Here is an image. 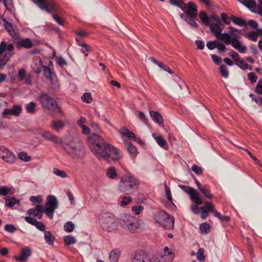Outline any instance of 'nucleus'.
<instances>
[{"mask_svg": "<svg viewBox=\"0 0 262 262\" xmlns=\"http://www.w3.org/2000/svg\"><path fill=\"white\" fill-rule=\"evenodd\" d=\"M93 154L98 159L104 160L117 161L123 157L122 151L112 146L106 141L98 146L92 147L91 150Z\"/></svg>", "mask_w": 262, "mask_h": 262, "instance_id": "nucleus-1", "label": "nucleus"}, {"mask_svg": "<svg viewBox=\"0 0 262 262\" xmlns=\"http://www.w3.org/2000/svg\"><path fill=\"white\" fill-rule=\"evenodd\" d=\"M140 181L130 173H126L121 178L118 185L120 192L126 194H132L139 186Z\"/></svg>", "mask_w": 262, "mask_h": 262, "instance_id": "nucleus-2", "label": "nucleus"}, {"mask_svg": "<svg viewBox=\"0 0 262 262\" xmlns=\"http://www.w3.org/2000/svg\"><path fill=\"white\" fill-rule=\"evenodd\" d=\"M62 146L67 153L74 159H81L84 156V147L79 141L72 140L64 143Z\"/></svg>", "mask_w": 262, "mask_h": 262, "instance_id": "nucleus-3", "label": "nucleus"}, {"mask_svg": "<svg viewBox=\"0 0 262 262\" xmlns=\"http://www.w3.org/2000/svg\"><path fill=\"white\" fill-rule=\"evenodd\" d=\"M179 186L189 195L190 199L194 203L191 205L190 209L194 214H198L201 210L198 205L203 203L201 194L196 190L190 186L183 185Z\"/></svg>", "mask_w": 262, "mask_h": 262, "instance_id": "nucleus-4", "label": "nucleus"}, {"mask_svg": "<svg viewBox=\"0 0 262 262\" xmlns=\"http://www.w3.org/2000/svg\"><path fill=\"white\" fill-rule=\"evenodd\" d=\"M34 3L41 10L52 14L53 18L59 25H63V20L55 13L57 11V7L52 0H34Z\"/></svg>", "mask_w": 262, "mask_h": 262, "instance_id": "nucleus-5", "label": "nucleus"}, {"mask_svg": "<svg viewBox=\"0 0 262 262\" xmlns=\"http://www.w3.org/2000/svg\"><path fill=\"white\" fill-rule=\"evenodd\" d=\"M99 223L102 229L107 232H113L117 228V223L114 216L108 213L100 215Z\"/></svg>", "mask_w": 262, "mask_h": 262, "instance_id": "nucleus-6", "label": "nucleus"}, {"mask_svg": "<svg viewBox=\"0 0 262 262\" xmlns=\"http://www.w3.org/2000/svg\"><path fill=\"white\" fill-rule=\"evenodd\" d=\"M14 50V46L12 43L7 45L5 41L0 44V69L3 68L9 60L12 55L11 53Z\"/></svg>", "mask_w": 262, "mask_h": 262, "instance_id": "nucleus-7", "label": "nucleus"}, {"mask_svg": "<svg viewBox=\"0 0 262 262\" xmlns=\"http://www.w3.org/2000/svg\"><path fill=\"white\" fill-rule=\"evenodd\" d=\"M39 100L43 107L54 112H60L56 101L47 94H41Z\"/></svg>", "mask_w": 262, "mask_h": 262, "instance_id": "nucleus-8", "label": "nucleus"}, {"mask_svg": "<svg viewBox=\"0 0 262 262\" xmlns=\"http://www.w3.org/2000/svg\"><path fill=\"white\" fill-rule=\"evenodd\" d=\"M58 206V202L55 196L50 195L47 196V202L45 205V213L50 219H53L54 211Z\"/></svg>", "mask_w": 262, "mask_h": 262, "instance_id": "nucleus-9", "label": "nucleus"}, {"mask_svg": "<svg viewBox=\"0 0 262 262\" xmlns=\"http://www.w3.org/2000/svg\"><path fill=\"white\" fill-rule=\"evenodd\" d=\"M228 34L230 35L232 41V46L239 52L244 53L246 51V47L242 46L239 41V36L235 34L233 31L229 30Z\"/></svg>", "mask_w": 262, "mask_h": 262, "instance_id": "nucleus-10", "label": "nucleus"}, {"mask_svg": "<svg viewBox=\"0 0 262 262\" xmlns=\"http://www.w3.org/2000/svg\"><path fill=\"white\" fill-rule=\"evenodd\" d=\"M0 158L9 164L13 163L16 159L14 154L4 146L0 147Z\"/></svg>", "mask_w": 262, "mask_h": 262, "instance_id": "nucleus-11", "label": "nucleus"}, {"mask_svg": "<svg viewBox=\"0 0 262 262\" xmlns=\"http://www.w3.org/2000/svg\"><path fill=\"white\" fill-rule=\"evenodd\" d=\"M2 21L3 24L7 31L10 36H12L14 39H18V32L17 27L13 25L12 24L8 21L5 18H2Z\"/></svg>", "mask_w": 262, "mask_h": 262, "instance_id": "nucleus-12", "label": "nucleus"}, {"mask_svg": "<svg viewBox=\"0 0 262 262\" xmlns=\"http://www.w3.org/2000/svg\"><path fill=\"white\" fill-rule=\"evenodd\" d=\"M105 141L100 136L96 134H92L88 138V144L91 150L92 149V147L98 146Z\"/></svg>", "mask_w": 262, "mask_h": 262, "instance_id": "nucleus-13", "label": "nucleus"}, {"mask_svg": "<svg viewBox=\"0 0 262 262\" xmlns=\"http://www.w3.org/2000/svg\"><path fill=\"white\" fill-rule=\"evenodd\" d=\"M132 262H151L149 256L143 251L134 254L131 258Z\"/></svg>", "mask_w": 262, "mask_h": 262, "instance_id": "nucleus-14", "label": "nucleus"}, {"mask_svg": "<svg viewBox=\"0 0 262 262\" xmlns=\"http://www.w3.org/2000/svg\"><path fill=\"white\" fill-rule=\"evenodd\" d=\"M15 40H16L15 45L18 49L21 48L29 49L33 46L32 41L29 38H20L19 34H18V39Z\"/></svg>", "mask_w": 262, "mask_h": 262, "instance_id": "nucleus-15", "label": "nucleus"}, {"mask_svg": "<svg viewBox=\"0 0 262 262\" xmlns=\"http://www.w3.org/2000/svg\"><path fill=\"white\" fill-rule=\"evenodd\" d=\"M184 13H187L189 16H198V7L192 1L189 2L187 5L185 4Z\"/></svg>", "mask_w": 262, "mask_h": 262, "instance_id": "nucleus-16", "label": "nucleus"}, {"mask_svg": "<svg viewBox=\"0 0 262 262\" xmlns=\"http://www.w3.org/2000/svg\"><path fill=\"white\" fill-rule=\"evenodd\" d=\"M31 251L28 247H25L21 250L20 254L15 256L14 258L18 262H25L31 256Z\"/></svg>", "mask_w": 262, "mask_h": 262, "instance_id": "nucleus-17", "label": "nucleus"}, {"mask_svg": "<svg viewBox=\"0 0 262 262\" xmlns=\"http://www.w3.org/2000/svg\"><path fill=\"white\" fill-rule=\"evenodd\" d=\"M136 219L131 215L124 214L121 215L120 224L123 228H125L133 222H136Z\"/></svg>", "mask_w": 262, "mask_h": 262, "instance_id": "nucleus-18", "label": "nucleus"}, {"mask_svg": "<svg viewBox=\"0 0 262 262\" xmlns=\"http://www.w3.org/2000/svg\"><path fill=\"white\" fill-rule=\"evenodd\" d=\"M21 108L19 105H14L12 108H5L2 114L4 117L8 115H13L18 116L20 113Z\"/></svg>", "mask_w": 262, "mask_h": 262, "instance_id": "nucleus-19", "label": "nucleus"}, {"mask_svg": "<svg viewBox=\"0 0 262 262\" xmlns=\"http://www.w3.org/2000/svg\"><path fill=\"white\" fill-rule=\"evenodd\" d=\"M41 136L47 140L51 141L54 143L62 144V140L57 136L52 134L49 132H45L41 134Z\"/></svg>", "mask_w": 262, "mask_h": 262, "instance_id": "nucleus-20", "label": "nucleus"}, {"mask_svg": "<svg viewBox=\"0 0 262 262\" xmlns=\"http://www.w3.org/2000/svg\"><path fill=\"white\" fill-rule=\"evenodd\" d=\"M171 254V252H168L167 254L155 255L151 259V262H170Z\"/></svg>", "mask_w": 262, "mask_h": 262, "instance_id": "nucleus-21", "label": "nucleus"}, {"mask_svg": "<svg viewBox=\"0 0 262 262\" xmlns=\"http://www.w3.org/2000/svg\"><path fill=\"white\" fill-rule=\"evenodd\" d=\"M41 59L39 57H35L33 59V64L32 68L34 72L36 73H40L41 69L42 68Z\"/></svg>", "mask_w": 262, "mask_h": 262, "instance_id": "nucleus-22", "label": "nucleus"}, {"mask_svg": "<svg viewBox=\"0 0 262 262\" xmlns=\"http://www.w3.org/2000/svg\"><path fill=\"white\" fill-rule=\"evenodd\" d=\"M153 217L156 223L161 225L164 219L168 217V214L163 211H160L155 213Z\"/></svg>", "mask_w": 262, "mask_h": 262, "instance_id": "nucleus-23", "label": "nucleus"}, {"mask_svg": "<svg viewBox=\"0 0 262 262\" xmlns=\"http://www.w3.org/2000/svg\"><path fill=\"white\" fill-rule=\"evenodd\" d=\"M161 226L167 229H172L174 226L173 217L168 214V217L164 219Z\"/></svg>", "mask_w": 262, "mask_h": 262, "instance_id": "nucleus-24", "label": "nucleus"}, {"mask_svg": "<svg viewBox=\"0 0 262 262\" xmlns=\"http://www.w3.org/2000/svg\"><path fill=\"white\" fill-rule=\"evenodd\" d=\"M119 133L124 141H125V137L129 139H135L136 137V135L134 133L129 131V129L124 127L120 128Z\"/></svg>", "mask_w": 262, "mask_h": 262, "instance_id": "nucleus-25", "label": "nucleus"}, {"mask_svg": "<svg viewBox=\"0 0 262 262\" xmlns=\"http://www.w3.org/2000/svg\"><path fill=\"white\" fill-rule=\"evenodd\" d=\"M247 8L252 12L257 13L262 17V8L256 7V4L254 0H252V2H250L249 5L247 6Z\"/></svg>", "mask_w": 262, "mask_h": 262, "instance_id": "nucleus-26", "label": "nucleus"}, {"mask_svg": "<svg viewBox=\"0 0 262 262\" xmlns=\"http://www.w3.org/2000/svg\"><path fill=\"white\" fill-rule=\"evenodd\" d=\"M149 115L152 120L159 124H162L163 122V119L161 115L157 111H150Z\"/></svg>", "mask_w": 262, "mask_h": 262, "instance_id": "nucleus-27", "label": "nucleus"}, {"mask_svg": "<svg viewBox=\"0 0 262 262\" xmlns=\"http://www.w3.org/2000/svg\"><path fill=\"white\" fill-rule=\"evenodd\" d=\"M216 39L223 41L226 45H231L232 46V41L230 35L227 33H221V35H220Z\"/></svg>", "mask_w": 262, "mask_h": 262, "instance_id": "nucleus-28", "label": "nucleus"}, {"mask_svg": "<svg viewBox=\"0 0 262 262\" xmlns=\"http://www.w3.org/2000/svg\"><path fill=\"white\" fill-rule=\"evenodd\" d=\"M219 25L220 24H210L209 25L210 31L212 33L214 34L216 38L221 35L222 31V29L220 27Z\"/></svg>", "mask_w": 262, "mask_h": 262, "instance_id": "nucleus-29", "label": "nucleus"}, {"mask_svg": "<svg viewBox=\"0 0 262 262\" xmlns=\"http://www.w3.org/2000/svg\"><path fill=\"white\" fill-rule=\"evenodd\" d=\"M154 139L160 147H162L164 149H168V144L167 142L162 136L154 137Z\"/></svg>", "mask_w": 262, "mask_h": 262, "instance_id": "nucleus-30", "label": "nucleus"}, {"mask_svg": "<svg viewBox=\"0 0 262 262\" xmlns=\"http://www.w3.org/2000/svg\"><path fill=\"white\" fill-rule=\"evenodd\" d=\"M44 237L46 243L49 245H53L55 241V237L49 231H45Z\"/></svg>", "mask_w": 262, "mask_h": 262, "instance_id": "nucleus-31", "label": "nucleus"}, {"mask_svg": "<svg viewBox=\"0 0 262 262\" xmlns=\"http://www.w3.org/2000/svg\"><path fill=\"white\" fill-rule=\"evenodd\" d=\"M5 206L12 208L15 204L19 203V200L14 197L6 198L5 199Z\"/></svg>", "mask_w": 262, "mask_h": 262, "instance_id": "nucleus-32", "label": "nucleus"}, {"mask_svg": "<svg viewBox=\"0 0 262 262\" xmlns=\"http://www.w3.org/2000/svg\"><path fill=\"white\" fill-rule=\"evenodd\" d=\"M139 223L136 219V222H133L132 224H129L124 229L128 232H135L139 228Z\"/></svg>", "mask_w": 262, "mask_h": 262, "instance_id": "nucleus-33", "label": "nucleus"}, {"mask_svg": "<svg viewBox=\"0 0 262 262\" xmlns=\"http://www.w3.org/2000/svg\"><path fill=\"white\" fill-rule=\"evenodd\" d=\"M120 253L118 250H112L109 255V259L111 262H117L119 257Z\"/></svg>", "mask_w": 262, "mask_h": 262, "instance_id": "nucleus-34", "label": "nucleus"}, {"mask_svg": "<svg viewBox=\"0 0 262 262\" xmlns=\"http://www.w3.org/2000/svg\"><path fill=\"white\" fill-rule=\"evenodd\" d=\"M199 17L204 25L209 26L210 25V20L205 11H201Z\"/></svg>", "mask_w": 262, "mask_h": 262, "instance_id": "nucleus-35", "label": "nucleus"}, {"mask_svg": "<svg viewBox=\"0 0 262 262\" xmlns=\"http://www.w3.org/2000/svg\"><path fill=\"white\" fill-rule=\"evenodd\" d=\"M64 124L60 120L53 121L52 122L51 126L56 132H59L64 126Z\"/></svg>", "mask_w": 262, "mask_h": 262, "instance_id": "nucleus-36", "label": "nucleus"}, {"mask_svg": "<svg viewBox=\"0 0 262 262\" xmlns=\"http://www.w3.org/2000/svg\"><path fill=\"white\" fill-rule=\"evenodd\" d=\"M235 64L242 70L249 69L250 70H251L252 69L251 66L249 65L248 63H246L244 61V59L242 58L237 62H236Z\"/></svg>", "mask_w": 262, "mask_h": 262, "instance_id": "nucleus-37", "label": "nucleus"}, {"mask_svg": "<svg viewBox=\"0 0 262 262\" xmlns=\"http://www.w3.org/2000/svg\"><path fill=\"white\" fill-rule=\"evenodd\" d=\"M169 3L173 6L180 8L182 11H184L185 3L183 0H169Z\"/></svg>", "mask_w": 262, "mask_h": 262, "instance_id": "nucleus-38", "label": "nucleus"}, {"mask_svg": "<svg viewBox=\"0 0 262 262\" xmlns=\"http://www.w3.org/2000/svg\"><path fill=\"white\" fill-rule=\"evenodd\" d=\"M231 20L233 23L241 27H244L247 25L246 21L241 18L232 16Z\"/></svg>", "mask_w": 262, "mask_h": 262, "instance_id": "nucleus-39", "label": "nucleus"}, {"mask_svg": "<svg viewBox=\"0 0 262 262\" xmlns=\"http://www.w3.org/2000/svg\"><path fill=\"white\" fill-rule=\"evenodd\" d=\"M4 6L6 8L7 10L9 11L11 13H13L14 11V8L13 6L12 0H3Z\"/></svg>", "mask_w": 262, "mask_h": 262, "instance_id": "nucleus-40", "label": "nucleus"}, {"mask_svg": "<svg viewBox=\"0 0 262 262\" xmlns=\"http://www.w3.org/2000/svg\"><path fill=\"white\" fill-rule=\"evenodd\" d=\"M197 16H189L186 20V22L192 27L198 29L199 27L198 25L195 22V19Z\"/></svg>", "mask_w": 262, "mask_h": 262, "instance_id": "nucleus-41", "label": "nucleus"}, {"mask_svg": "<svg viewBox=\"0 0 262 262\" xmlns=\"http://www.w3.org/2000/svg\"><path fill=\"white\" fill-rule=\"evenodd\" d=\"M43 74L48 79H52L55 76V73L53 72L48 67L44 66Z\"/></svg>", "mask_w": 262, "mask_h": 262, "instance_id": "nucleus-42", "label": "nucleus"}, {"mask_svg": "<svg viewBox=\"0 0 262 262\" xmlns=\"http://www.w3.org/2000/svg\"><path fill=\"white\" fill-rule=\"evenodd\" d=\"M127 149L129 154L133 156H135L137 153V149L132 143H128L127 145Z\"/></svg>", "mask_w": 262, "mask_h": 262, "instance_id": "nucleus-43", "label": "nucleus"}, {"mask_svg": "<svg viewBox=\"0 0 262 262\" xmlns=\"http://www.w3.org/2000/svg\"><path fill=\"white\" fill-rule=\"evenodd\" d=\"M200 190L206 198L209 199H212L213 195L211 194L210 191L208 189L206 186L205 185L203 188H201Z\"/></svg>", "mask_w": 262, "mask_h": 262, "instance_id": "nucleus-44", "label": "nucleus"}, {"mask_svg": "<svg viewBox=\"0 0 262 262\" xmlns=\"http://www.w3.org/2000/svg\"><path fill=\"white\" fill-rule=\"evenodd\" d=\"M12 193V189L6 186L0 187V195L6 196L9 194Z\"/></svg>", "mask_w": 262, "mask_h": 262, "instance_id": "nucleus-45", "label": "nucleus"}, {"mask_svg": "<svg viewBox=\"0 0 262 262\" xmlns=\"http://www.w3.org/2000/svg\"><path fill=\"white\" fill-rule=\"evenodd\" d=\"M63 241L66 245H70L76 243L75 237L71 235L64 236L63 237Z\"/></svg>", "mask_w": 262, "mask_h": 262, "instance_id": "nucleus-46", "label": "nucleus"}, {"mask_svg": "<svg viewBox=\"0 0 262 262\" xmlns=\"http://www.w3.org/2000/svg\"><path fill=\"white\" fill-rule=\"evenodd\" d=\"M107 176L109 178L112 179H114L117 177V173L114 167H111L107 169Z\"/></svg>", "mask_w": 262, "mask_h": 262, "instance_id": "nucleus-47", "label": "nucleus"}, {"mask_svg": "<svg viewBox=\"0 0 262 262\" xmlns=\"http://www.w3.org/2000/svg\"><path fill=\"white\" fill-rule=\"evenodd\" d=\"M53 172L54 174H55L56 176L62 178H65L68 177V175L65 171L64 170H60L59 169L57 168H54L53 169Z\"/></svg>", "mask_w": 262, "mask_h": 262, "instance_id": "nucleus-48", "label": "nucleus"}, {"mask_svg": "<svg viewBox=\"0 0 262 262\" xmlns=\"http://www.w3.org/2000/svg\"><path fill=\"white\" fill-rule=\"evenodd\" d=\"M210 226L207 223H204L200 226V230L202 233H208L209 232Z\"/></svg>", "mask_w": 262, "mask_h": 262, "instance_id": "nucleus-49", "label": "nucleus"}, {"mask_svg": "<svg viewBox=\"0 0 262 262\" xmlns=\"http://www.w3.org/2000/svg\"><path fill=\"white\" fill-rule=\"evenodd\" d=\"M219 70L222 76L227 78L229 76V71L225 65H221L219 68Z\"/></svg>", "mask_w": 262, "mask_h": 262, "instance_id": "nucleus-50", "label": "nucleus"}, {"mask_svg": "<svg viewBox=\"0 0 262 262\" xmlns=\"http://www.w3.org/2000/svg\"><path fill=\"white\" fill-rule=\"evenodd\" d=\"M64 230L67 232H71L73 231L74 228V225L72 223V222H67L64 224Z\"/></svg>", "mask_w": 262, "mask_h": 262, "instance_id": "nucleus-51", "label": "nucleus"}, {"mask_svg": "<svg viewBox=\"0 0 262 262\" xmlns=\"http://www.w3.org/2000/svg\"><path fill=\"white\" fill-rule=\"evenodd\" d=\"M18 158L25 162H29L31 160V157L28 156L27 154L24 151H21L18 155Z\"/></svg>", "mask_w": 262, "mask_h": 262, "instance_id": "nucleus-52", "label": "nucleus"}, {"mask_svg": "<svg viewBox=\"0 0 262 262\" xmlns=\"http://www.w3.org/2000/svg\"><path fill=\"white\" fill-rule=\"evenodd\" d=\"M204 254V250L202 248H200L196 254L197 259L200 261H203L204 260L205 256Z\"/></svg>", "mask_w": 262, "mask_h": 262, "instance_id": "nucleus-53", "label": "nucleus"}, {"mask_svg": "<svg viewBox=\"0 0 262 262\" xmlns=\"http://www.w3.org/2000/svg\"><path fill=\"white\" fill-rule=\"evenodd\" d=\"M79 46H81L82 48L81 50V52L82 53H84L85 56L87 57L88 56V54L87 52L90 51L91 47L88 46L85 43H79Z\"/></svg>", "mask_w": 262, "mask_h": 262, "instance_id": "nucleus-54", "label": "nucleus"}, {"mask_svg": "<svg viewBox=\"0 0 262 262\" xmlns=\"http://www.w3.org/2000/svg\"><path fill=\"white\" fill-rule=\"evenodd\" d=\"M27 213L30 215H32L38 219H41L42 216V215L40 213H38V212L34 210L33 208H31L28 210Z\"/></svg>", "mask_w": 262, "mask_h": 262, "instance_id": "nucleus-55", "label": "nucleus"}, {"mask_svg": "<svg viewBox=\"0 0 262 262\" xmlns=\"http://www.w3.org/2000/svg\"><path fill=\"white\" fill-rule=\"evenodd\" d=\"M35 106L36 103L33 102H31L28 103L26 106L27 112L30 114L34 113L35 112Z\"/></svg>", "mask_w": 262, "mask_h": 262, "instance_id": "nucleus-56", "label": "nucleus"}, {"mask_svg": "<svg viewBox=\"0 0 262 262\" xmlns=\"http://www.w3.org/2000/svg\"><path fill=\"white\" fill-rule=\"evenodd\" d=\"M30 200L34 205L37 203L39 204L42 202V199L41 195L32 196L30 197Z\"/></svg>", "mask_w": 262, "mask_h": 262, "instance_id": "nucleus-57", "label": "nucleus"}, {"mask_svg": "<svg viewBox=\"0 0 262 262\" xmlns=\"http://www.w3.org/2000/svg\"><path fill=\"white\" fill-rule=\"evenodd\" d=\"M132 198L130 196H123L122 200L120 202L121 206H125L132 202Z\"/></svg>", "mask_w": 262, "mask_h": 262, "instance_id": "nucleus-58", "label": "nucleus"}, {"mask_svg": "<svg viewBox=\"0 0 262 262\" xmlns=\"http://www.w3.org/2000/svg\"><path fill=\"white\" fill-rule=\"evenodd\" d=\"M205 207V209L208 212H210L214 213L216 211V210L214 208V206L211 202H207L206 203V206Z\"/></svg>", "mask_w": 262, "mask_h": 262, "instance_id": "nucleus-59", "label": "nucleus"}, {"mask_svg": "<svg viewBox=\"0 0 262 262\" xmlns=\"http://www.w3.org/2000/svg\"><path fill=\"white\" fill-rule=\"evenodd\" d=\"M82 100L86 103H90L92 100L91 94L90 93H85L81 97Z\"/></svg>", "mask_w": 262, "mask_h": 262, "instance_id": "nucleus-60", "label": "nucleus"}, {"mask_svg": "<svg viewBox=\"0 0 262 262\" xmlns=\"http://www.w3.org/2000/svg\"><path fill=\"white\" fill-rule=\"evenodd\" d=\"M216 48L219 53H224L226 51V47L223 42L216 41Z\"/></svg>", "mask_w": 262, "mask_h": 262, "instance_id": "nucleus-61", "label": "nucleus"}, {"mask_svg": "<svg viewBox=\"0 0 262 262\" xmlns=\"http://www.w3.org/2000/svg\"><path fill=\"white\" fill-rule=\"evenodd\" d=\"M50 79L51 81V87L54 90H58L59 88V84L57 79L54 77Z\"/></svg>", "mask_w": 262, "mask_h": 262, "instance_id": "nucleus-62", "label": "nucleus"}, {"mask_svg": "<svg viewBox=\"0 0 262 262\" xmlns=\"http://www.w3.org/2000/svg\"><path fill=\"white\" fill-rule=\"evenodd\" d=\"M144 207L141 205L133 206L132 210L135 212V214L138 215L143 210Z\"/></svg>", "mask_w": 262, "mask_h": 262, "instance_id": "nucleus-63", "label": "nucleus"}, {"mask_svg": "<svg viewBox=\"0 0 262 262\" xmlns=\"http://www.w3.org/2000/svg\"><path fill=\"white\" fill-rule=\"evenodd\" d=\"M255 91L258 94L262 95V80H259Z\"/></svg>", "mask_w": 262, "mask_h": 262, "instance_id": "nucleus-64", "label": "nucleus"}]
</instances>
